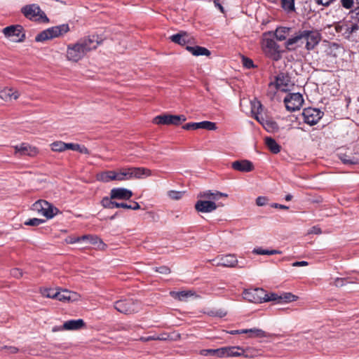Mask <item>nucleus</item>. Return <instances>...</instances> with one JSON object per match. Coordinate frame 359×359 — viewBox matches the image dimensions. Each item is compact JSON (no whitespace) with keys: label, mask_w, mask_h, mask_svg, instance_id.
<instances>
[{"label":"nucleus","mask_w":359,"mask_h":359,"mask_svg":"<svg viewBox=\"0 0 359 359\" xmlns=\"http://www.w3.org/2000/svg\"><path fill=\"white\" fill-rule=\"evenodd\" d=\"M100 43L101 41L96 35L88 36L74 43H69L67 46V60L77 62L83 59L88 52L96 49Z\"/></svg>","instance_id":"nucleus-1"},{"label":"nucleus","mask_w":359,"mask_h":359,"mask_svg":"<svg viewBox=\"0 0 359 359\" xmlns=\"http://www.w3.org/2000/svg\"><path fill=\"white\" fill-rule=\"evenodd\" d=\"M197 197L202 199L196 203L195 209L198 212L208 213L212 212L217 208L218 205L215 201L222 197H228V194L216 190H207L200 192Z\"/></svg>","instance_id":"nucleus-2"},{"label":"nucleus","mask_w":359,"mask_h":359,"mask_svg":"<svg viewBox=\"0 0 359 359\" xmlns=\"http://www.w3.org/2000/svg\"><path fill=\"white\" fill-rule=\"evenodd\" d=\"M69 31V27L68 24H62L57 26L51 27L39 33L35 37V41L36 42H43L47 40L63 36Z\"/></svg>","instance_id":"nucleus-3"},{"label":"nucleus","mask_w":359,"mask_h":359,"mask_svg":"<svg viewBox=\"0 0 359 359\" xmlns=\"http://www.w3.org/2000/svg\"><path fill=\"white\" fill-rule=\"evenodd\" d=\"M32 210L47 219H52L57 215L60 210L53 204L45 200H39L32 205Z\"/></svg>","instance_id":"nucleus-4"},{"label":"nucleus","mask_w":359,"mask_h":359,"mask_svg":"<svg viewBox=\"0 0 359 359\" xmlns=\"http://www.w3.org/2000/svg\"><path fill=\"white\" fill-rule=\"evenodd\" d=\"M262 49L267 57L274 61L281 58L280 45L272 39H264L262 42Z\"/></svg>","instance_id":"nucleus-5"},{"label":"nucleus","mask_w":359,"mask_h":359,"mask_svg":"<svg viewBox=\"0 0 359 359\" xmlns=\"http://www.w3.org/2000/svg\"><path fill=\"white\" fill-rule=\"evenodd\" d=\"M23 15L28 19L34 21L48 22V18L36 4H29L23 6L21 9Z\"/></svg>","instance_id":"nucleus-6"},{"label":"nucleus","mask_w":359,"mask_h":359,"mask_svg":"<svg viewBox=\"0 0 359 359\" xmlns=\"http://www.w3.org/2000/svg\"><path fill=\"white\" fill-rule=\"evenodd\" d=\"M6 37L15 42H22L25 39L23 27L21 25H11L3 29Z\"/></svg>","instance_id":"nucleus-7"},{"label":"nucleus","mask_w":359,"mask_h":359,"mask_svg":"<svg viewBox=\"0 0 359 359\" xmlns=\"http://www.w3.org/2000/svg\"><path fill=\"white\" fill-rule=\"evenodd\" d=\"M186 120L187 118L184 115L163 114L156 116L153 122L157 125L178 126Z\"/></svg>","instance_id":"nucleus-8"},{"label":"nucleus","mask_w":359,"mask_h":359,"mask_svg":"<svg viewBox=\"0 0 359 359\" xmlns=\"http://www.w3.org/2000/svg\"><path fill=\"white\" fill-rule=\"evenodd\" d=\"M114 308L120 313L131 314L139 311V304L133 299H125L116 301Z\"/></svg>","instance_id":"nucleus-9"},{"label":"nucleus","mask_w":359,"mask_h":359,"mask_svg":"<svg viewBox=\"0 0 359 359\" xmlns=\"http://www.w3.org/2000/svg\"><path fill=\"white\" fill-rule=\"evenodd\" d=\"M284 103L287 111L299 110L304 104V98L299 93H289L284 98Z\"/></svg>","instance_id":"nucleus-10"},{"label":"nucleus","mask_w":359,"mask_h":359,"mask_svg":"<svg viewBox=\"0 0 359 359\" xmlns=\"http://www.w3.org/2000/svg\"><path fill=\"white\" fill-rule=\"evenodd\" d=\"M304 41H306L305 48L307 50L314 49L321 40V34L317 30H303Z\"/></svg>","instance_id":"nucleus-11"},{"label":"nucleus","mask_w":359,"mask_h":359,"mask_svg":"<svg viewBox=\"0 0 359 359\" xmlns=\"http://www.w3.org/2000/svg\"><path fill=\"white\" fill-rule=\"evenodd\" d=\"M324 113L317 108L308 107L303 110L304 121L310 125H316L323 117Z\"/></svg>","instance_id":"nucleus-12"},{"label":"nucleus","mask_w":359,"mask_h":359,"mask_svg":"<svg viewBox=\"0 0 359 359\" xmlns=\"http://www.w3.org/2000/svg\"><path fill=\"white\" fill-rule=\"evenodd\" d=\"M264 297H266V291L259 287L245 290L243 293V299L255 304L262 303Z\"/></svg>","instance_id":"nucleus-13"},{"label":"nucleus","mask_w":359,"mask_h":359,"mask_svg":"<svg viewBox=\"0 0 359 359\" xmlns=\"http://www.w3.org/2000/svg\"><path fill=\"white\" fill-rule=\"evenodd\" d=\"M213 266H222L224 267H234L238 264V259L234 255H219L216 258L209 260Z\"/></svg>","instance_id":"nucleus-14"},{"label":"nucleus","mask_w":359,"mask_h":359,"mask_svg":"<svg viewBox=\"0 0 359 359\" xmlns=\"http://www.w3.org/2000/svg\"><path fill=\"white\" fill-rule=\"evenodd\" d=\"M304 43L303 30H299L294 36L287 39L285 42V47L289 51H294L301 47Z\"/></svg>","instance_id":"nucleus-15"},{"label":"nucleus","mask_w":359,"mask_h":359,"mask_svg":"<svg viewBox=\"0 0 359 359\" xmlns=\"http://www.w3.org/2000/svg\"><path fill=\"white\" fill-rule=\"evenodd\" d=\"M359 26L357 23L344 22L335 27L337 32L341 33L346 39H349L351 34L358 30Z\"/></svg>","instance_id":"nucleus-16"},{"label":"nucleus","mask_w":359,"mask_h":359,"mask_svg":"<svg viewBox=\"0 0 359 359\" xmlns=\"http://www.w3.org/2000/svg\"><path fill=\"white\" fill-rule=\"evenodd\" d=\"M15 155L18 156H34L38 154V149L35 147H32L27 143H22L19 145L13 146Z\"/></svg>","instance_id":"nucleus-17"},{"label":"nucleus","mask_w":359,"mask_h":359,"mask_svg":"<svg viewBox=\"0 0 359 359\" xmlns=\"http://www.w3.org/2000/svg\"><path fill=\"white\" fill-rule=\"evenodd\" d=\"M182 128L187 130H198V129H205L208 130H215L217 129V126L215 123L203 121L201 122L196 123H188L182 126Z\"/></svg>","instance_id":"nucleus-18"},{"label":"nucleus","mask_w":359,"mask_h":359,"mask_svg":"<svg viewBox=\"0 0 359 359\" xmlns=\"http://www.w3.org/2000/svg\"><path fill=\"white\" fill-rule=\"evenodd\" d=\"M231 168L237 171L248 172L254 169V165L250 161L244 159L233 161Z\"/></svg>","instance_id":"nucleus-19"},{"label":"nucleus","mask_w":359,"mask_h":359,"mask_svg":"<svg viewBox=\"0 0 359 359\" xmlns=\"http://www.w3.org/2000/svg\"><path fill=\"white\" fill-rule=\"evenodd\" d=\"M132 196V191L126 188H114L110 191L111 198L129 200Z\"/></svg>","instance_id":"nucleus-20"},{"label":"nucleus","mask_w":359,"mask_h":359,"mask_svg":"<svg viewBox=\"0 0 359 359\" xmlns=\"http://www.w3.org/2000/svg\"><path fill=\"white\" fill-rule=\"evenodd\" d=\"M169 39L172 42L180 46H185L191 43V37L187 32L184 31L170 36Z\"/></svg>","instance_id":"nucleus-21"},{"label":"nucleus","mask_w":359,"mask_h":359,"mask_svg":"<svg viewBox=\"0 0 359 359\" xmlns=\"http://www.w3.org/2000/svg\"><path fill=\"white\" fill-rule=\"evenodd\" d=\"M274 85L277 90L283 92H286L289 90L290 79L289 77L281 73L276 77Z\"/></svg>","instance_id":"nucleus-22"},{"label":"nucleus","mask_w":359,"mask_h":359,"mask_svg":"<svg viewBox=\"0 0 359 359\" xmlns=\"http://www.w3.org/2000/svg\"><path fill=\"white\" fill-rule=\"evenodd\" d=\"M257 121H259L268 132L274 133L278 130L277 123L264 116H258Z\"/></svg>","instance_id":"nucleus-23"},{"label":"nucleus","mask_w":359,"mask_h":359,"mask_svg":"<svg viewBox=\"0 0 359 359\" xmlns=\"http://www.w3.org/2000/svg\"><path fill=\"white\" fill-rule=\"evenodd\" d=\"M20 95V93L13 88H5L0 91V98L3 100L8 102L12 99L17 100Z\"/></svg>","instance_id":"nucleus-24"},{"label":"nucleus","mask_w":359,"mask_h":359,"mask_svg":"<svg viewBox=\"0 0 359 359\" xmlns=\"http://www.w3.org/2000/svg\"><path fill=\"white\" fill-rule=\"evenodd\" d=\"M81 239L83 241H86L92 245H96L97 248L103 250L106 247V245L102 241L100 238L95 235H83L81 236Z\"/></svg>","instance_id":"nucleus-25"},{"label":"nucleus","mask_w":359,"mask_h":359,"mask_svg":"<svg viewBox=\"0 0 359 359\" xmlns=\"http://www.w3.org/2000/svg\"><path fill=\"white\" fill-rule=\"evenodd\" d=\"M114 198H111V197H104L101 201V204L104 208L114 209V208H126L128 207V204L125 203H118L113 201Z\"/></svg>","instance_id":"nucleus-26"},{"label":"nucleus","mask_w":359,"mask_h":359,"mask_svg":"<svg viewBox=\"0 0 359 359\" xmlns=\"http://www.w3.org/2000/svg\"><path fill=\"white\" fill-rule=\"evenodd\" d=\"M130 177L141 178L143 176L151 175V171L145 168H129Z\"/></svg>","instance_id":"nucleus-27"},{"label":"nucleus","mask_w":359,"mask_h":359,"mask_svg":"<svg viewBox=\"0 0 359 359\" xmlns=\"http://www.w3.org/2000/svg\"><path fill=\"white\" fill-rule=\"evenodd\" d=\"M170 295L175 299L179 301H187L191 297H196V293L192 290H183L180 292H170Z\"/></svg>","instance_id":"nucleus-28"},{"label":"nucleus","mask_w":359,"mask_h":359,"mask_svg":"<svg viewBox=\"0 0 359 359\" xmlns=\"http://www.w3.org/2000/svg\"><path fill=\"white\" fill-rule=\"evenodd\" d=\"M96 179L97 181L104 183L116 180V171L107 170L99 172L96 175Z\"/></svg>","instance_id":"nucleus-29"},{"label":"nucleus","mask_w":359,"mask_h":359,"mask_svg":"<svg viewBox=\"0 0 359 359\" xmlns=\"http://www.w3.org/2000/svg\"><path fill=\"white\" fill-rule=\"evenodd\" d=\"M291 29L292 28L287 27H278L274 32L276 40L279 41H286Z\"/></svg>","instance_id":"nucleus-30"},{"label":"nucleus","mask_w":359,"mask_h":359,"mask_svg":"<svg viewBox=\"0 0 359 359\" xmlns=\"http://www.w3.org/2000/svg\"><path fill=\"white\" fill-rule=\"evenodd\" d=\"M84 325L82 319L70 320L64 323L63 328L67 330H76L81 328Z\"/></svg>","instance_id":"nucleus-31"},{"label":"nucleus","mask_w":359,"mask_h":359,"mask_svg":"<svg viewBox=\"0 0 359 359\" xmlns=\"http://www.w3.org/2000/svg\"><path fill=\"white\" fill-rule=\"evenodd\" d=\"M186 49L194 56H201V55L209 56L211 54L210 51L208 48H206L205 47H202V46H187L186 47Z\"/></svg>","instance_id":"nucleus-32"},{"label":"nucleus","mask_w":359,"mask_h":359,"mask_svg":"<svg viewBox=\"0 0 359 359\" xmlns=\"http://www.w3.org/2000/svg\"><path fill=\"white\" fill-rule=\"evenodd\" d=\"M226 357H238L245 355V351L241 346H226Z\"/></svg>","instance_id":"nucleus-33"},{"label":"nucleus","mask_w":359,"mask_h":359,"mask_svg":"<svg viewBox=\"0 0 359 359\" xmlns=\"http://www.w3.org/2000/svg\"><path fill=\"white\" fill-rule=\"evenodd\" d=\"M251 105V112L255 116V118L257 119L258 116H264L262 114L263 107L261 102L257 99H254L250 101Z\"/></svg>","instance_id":"nucleus-34"},{"label":"nucleus","mask_w":359,"mask_h":359,"mask_svg":"<svg viewBox=\"0 0 359 359\" xmlns=\"http://www.w3.org/2000/svg\"><path fill=\"white\" fill-rule=\"evenodd\" d=\"M271 334L268 333L261 329L259 328H251L249 329V335L250 338H268L270 337Z\"/></svg>","instance_id":"nucleus-35"},{"label":"nucleus","mask_w":359,"mask_h":359,"mask_svg":"<svg viewBox=\"0 0 359 359\" xmlns=\"http://www.w3.org/2000/svg\"><path fill=\"white\" fill-rule=\"evenodd\" d=\"M265 144L272 153L278 154L280 152V147L274 139L271 137H266Z\"/></svg>","instance_id":"nucleus-36"},{"label":"nucleus","mask_w":359,"mask_h":359,"mask_svg":"<svg viewBox=\"0 0 359 359\" xmlns=\"http://www.w3.org/2000/svg\"><path fill=\"white\" fill-rule=\"evenodd\" d=\"M252 253L262 255H273L281 254V251L277 250H265L262 249V248H256L253 249Z\"/></svg>","instance_id":"nucleus-37"},{"label":"nucleus","mask_w":359,"mask_h":359,"mask_svg":"<svg viewBox=\"0 0 359 359\" xmlns=\"http://www.w3.org/2000/svg\"><path fill=\"white\" fill-rule=\"evenodd\" d=\"M131 179L129 168H123L120 172H116V180L125 181Z\"/></svg>","instance_id":"nucleus-38"},{"label":"nucleus","mask_w":359,"mask_h":359,"mask_svg":"<svg viewBox=\"0 0 359 359\" xmlns=\"http://www.w3.org/2000/svg\"><path fill=\"white\" fill-rule=\"evenodd\" d=\"M41 294L46 298L56 299L57 291L51 288L41 287L39 290Z\"/></svg>","instance_id":"nucleus-39"},{"label":"nucleus","mask_w":359,"mask_h":359,"mask_svg":"<svg viewBox=\"0 0 359 359\" xmlns=\"http://www.w3.org/2000/svg\"><path fill=\"white\" fill-rule=\"evenodd\" d=\"M297 299V297L290 292H284L280 295V303H288L294 302Z\"/></svg>","instance_id":"nucleus-40"},{"label":"nucleus","mask_w":359,"mask_h":359,"mask_svg":"<svg viewBox=\"0 0 359 359\" xmlns=\"http://www.w3.org/2000/svg\"><path fill=\"white\" fill-rule=\"evenodd\" d=\"M52 151L62 152L66 150V143L62 141H56L50 144Z\"/></svg>","instance_id":"nucleus-41"},{"label":"nucleus","mask_w":359,"mask_h":359,"mask_svg":"<svg viewBox=\"0 0 359 359\" xmlns=\"http://www.w3.org/2000/svg\"><path fill=\"white\" fill-rule=\"evenodd\" d=\"M70 291L64 290L62 291H57L56 299L59 301H69Z\"/></svg>","instance_id":"nucleus-42"},{"label":"nucleus","mask_w":359,"mask_h":359,"mask_svg":"<svg viewBox=\"0 0 359 359\" xmlns=\"http://www.w3.org/2000/svg\"><path fill=\"white\" fill-rule=\"evenodd\" d=\"M276 302L277 303H280V295H278L276 293L271 292V293H266V297H264V299H263V302Z\"/></svg>","instance_id":"nucleus-43"},{"label":"nucleus","mask_w":359,"mask_h":359,"mask_svg":"<svg viewBox=\"0 0 359 359\" xmlns=\"http://www.w3.org/2000/svg\"><path fill=\"white\" fill-rule=\"evenodd\" d=\"M281 6L283 9L288 11L294 10V0H281Z\"/></svg>","instance_id":"nucleus-44"},{"label":"nucleus","mask_w":359,"mask_h":359,"mask_svg":"<svg viewBox=\"0 0 359 359\" xmlns=\"http://www.w3.org/2000/svg\"><path fill=\"white\" fill-rule=\"evenodd\" d=\"M44 222L45 220L43 219L32 218L25 221L24 224L27 226H37Z\"/></svg>","instance_id":"nucleus-45"},{"label":"nucleus","mask_w":359,"mask_h":359,"mask_svg":"<svg viewBox=\"0 0 359 359\" xmlns=\"http://www.w3.org/2000/svg\"><path fill=\"white\" fill-rule=\"evenodd\" d=\"M10 274L12 277L17 278V279H20L23 276L24 272L22 271V270L21 269L13 268L11 270Z\"/></svg>","instance_id":"nucleus-46"},{"label":"nucleus","mask_w":359,"mask_h":359,"mask_svg":"<svg viewBox=\"0 0 359 359\" xmlns=\"http://www.w3.org/2000/svg\"><path fill=\"white\" fill-rule=\"evenodd\" d=\"M341 160L346 165H355L358 162L355 158H349L346 155L341 156Z\"/></svg>","instance_id":"nucleus-47"},{"label":"nucleus","mask_w":359,"mask_h":359,"mask_svg":"<svg viewBox=\"0 0 359 359\" xmlns=\"http://www.w3.org/2000/svg\"><path fill=\"white\" fill-rule=\"evenodd\" d=\"M341 6L347 10H350L354 5V0H340Z\"/></svg>","instance_id":"nucleus-48"},{"label":"nucleus","mask_w":359,"mask_h":359,"mask_svg":"<svg viewBox=\"0 0 359 359\" xmlns=\"http://www.w3.org/2000/svg\"><path fill=\"white\" fill-rule=\"evenodd\" d=\"M337 0H315L316 3L318 6H323L324 7H328Z\"/></svg>","instance_id":"nucleus-49"},{"label":"nucleus","mask_w":359,"mask_h":359,"mask_svg":"<svg viewBox=\"0 0 359 359\" xmlns=\"http://www.w3.org/2000/svg\"><path fill=\"white\" fill-rule=\"evenodd\" d=\"M65 241L68 244H74L76 243L83 241V239H81V236H69L66 238Z\"/></svg>","instance_id":"nucleus-50"},{"label":"nucleus","mask_w":359,"mask_h":359,"mask_svg":"<svg viewBox=\"0 0 359 359\" xmlns=\"http://www.w3.org/2000/svg\"><path fill=\"white\" fill-rule=\"evenodd\" d=\"M154 271L156 272L162 273V274H169L170 273V269L169 267L166 266H161L159 267H155Z\"/></svg>","instance_id":"nucleus-51"},{"label":"nucleus","mask_w":359,"mask_h":359,"mask_svg":"<svg viewBox=\"0 0 359 359\" xmlns=\"http://www.w3.org/2000/svg\"><path fill=\"white\" fill-rule=\"evenodd\" d=\"M140 340L142 341L146 342V341H152V340H165V338H161L158 335H153V336H149L147 337H140Z\"/></svg>","instance_id":"nucleus-52"},{"label":"nucleus","mask_w":359,"mask_h":359,"mask_svg":"<svg viewBox=\"0 0 359 359\" xmlns=\"http://www.w3.org/2000/svg\"><path fill=\"white\" fill-rule=\"evenodd\" d=\"M351 18L355 19L359 22V5L349 12Z\"/></svg>","instance_id":"nucleus-53"},{"label":"nucleus","mask_w":359,"mask_h":359,"mask_svg":"<svg viewBox=\"0 0 359 359\" xmlns=\"http://www.w3.org/2000/svg\"><path fill=\"white\" fill-rule=\"evenodd\" d=\"M243 63L244 67H245L248 69L254 67L253 61L251 59H249L248 57H243Z\"/></svg>","instance_id":"nucleus-54"},{"label":"nucleus","mask_w":359,"mask_h":359,"mask_svg":"<svg viewBox=\"0 0 359 359\" xmlns=\"http://www.w3.org/2000/svg\"><path fill=\"white\" fill-rule=\"evenodd\" d=\"M168 195L171 198L178 200L182 198V193L181 191H170Z\"/></svg>","instance_id":"nucleus-55"},{"label":"nucleus","mask_w":359,"mask_h":359,"mask_svg":"<svg viewBox=\"0 0 359 359\" xmlns=\"http://www.w3.org/2000/svg\"><path fill=\"white\" fill-rule=\"evenodd\" d=\"M268 198L265 196H259L256 199V204L258 206H264L266 204Z\"/></svg>","instance_id":"nucleus-56"},{"label":"nucleus","mask_w":359,"mask_h":359,"mask_svg":"<svg viewBox=\"0 0 359 359\" xmlns=\"http://www.w3.org/2000/svg\"><path fill=\"white\" fill-rule=\"evenodd\" d=\"M215 352V355L219 358H224L226 355V347H222L219 348H217Z\"/></svg>","instance_id":"nucleus-57"},{"label":"nucleus","mask_w":359,"mask_h":359,"mask_svg":"<svg viewBox=\"0 0 359 359\" xmlns=\"http://www.w3.org/2000/svg\"><path fill=\"white\" fill-rule=\"evenodd\" d=\"M346 280L341 278H337L334 279L333 284L337 287H341L345 285Z\"/></svg>","instance_id":"nucleus-58"},{"label":"nucleus","mask_w":359,"mask_h":359,"mask_svg":"<svg viewBox=\"0 0 359 359\" xmlns=\"http://www.w3.org/2000/svg\"><path fill=\"white\" fill-rule=\"evenodd\" d=\"M79 149V144L66 143V150L71 149L73 151H77Z\"/></svg>","instance_id":"nucleus-59"},{"label":"nucleus","mask_w":359,"mask_h":359,"mask_svg":"<svg viewBox=\"0 0 359 359\" xmlns=\"http://www.w3.org/2000/svg\"><path fill=\"white\" fill-rule=\"evenodd\" d=\"M69 301L74 302L79 299L80 296L78 293L70 291Z\"/></svg>","instance_id":"nucleus-60"},{"label":"nucleus","mask_w":359,"mask_h":359,"mask_svg":"<svg viewBox=\"0 0 359 359\" xmlns=\"http://www.w3.org/2000/svg\"><path fill=\"white\" fill-rule=\"evenodd\" d=\"M322 233V231L320 227L318 226H313L310 231L309 233H313V234H320Z\"/></svg>","instance_id":"nucleus-61"},{"label":"nucleus","mask_w":359,"mask_h":359,"mask_svg":"<svg viewBox=\"0 0 359 359\" xmlns=\"http://www.w3.org/2000/svg\"><path fill=\"white\" fill-rule=\"evenodd\" d=\"M140 206L137 202L133 201L131 205H128L127 209L139 210Z\"/></svg>","instance_id":"nucleus-62"},{"label":"nucleus","mask_w":359,"mask_h":359,"mask_svg":"<svg viewBox=\"0 0 359 359\" xmlns=\"http://www.w3.org/2000/svg\"><path fill=\"white\" fill-rule=\"evenodd\" d=\"M77 151L81 153V154H89V150L84 146H81L79 144V149L77 150Z\"/></svg>","instance_id":"nucleus-63"},{"label":"nucleus","mask_w":359,"mask_h":359,"mask_svg":"<svg viewBox=\"0 0 359 359\" xmlns=\"http://www.w3.org/2000/svg\"><path fill=\"white\" fill-rule=\"evenodd\" d=\"M308 262L306 261H301V262H295L292 264L293 266H307Z\"/></svg>","instance_id":"nucleus-64"}]
</instances>
